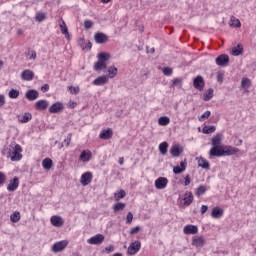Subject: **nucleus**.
Instances as JSON below:
<instances>
[{
    "label": "nucleus",
    "instance_id": "obj_1",
    "mask_svg": "<svg viewBox=\"0 0 256 256\" xmlns=\"http://www.w3.org/2000/svg\"><path fill=\"white\" fill-rule=\"evenodd\" d=\"M23 148L19 144H10L2 149L3 157L11 159V161H21L23 159Z\"/></svg>",
    "mask_w": 256,
    "mask_h": 256
},
{
    "label": "nucleus",
    "instance_id": "obj_2",
    "mask_svg": "<svg viewBox=\"0 0 256 256\" xmlns=\"http://www.w3.org/2000/svg\"><path fill=\"white\" fill-rule=\"evenodd\" d=\"M139 251H141V241L136 240L130 243L127 253L128 255H137Z\"/></svg>",
    "mask_w": 256,
    "mask_h": 256
},
{
    "label": "nucleus",
    "instance_id": "obj_3",
    "mask_svg": "<svg viewBox=\"0 0 256 256\" xmlns=\"http://www.w3.org/2000/svg\"><path fill=\"white\" fill-rule=\"evenodd\" d=\"M209 155L211 157H225V148L223 146H213L209 151Z\"/></svg>",
    "mask_w": 256,
    "mask_h": 256
},
{
    "label": "nucleus",
    "instance_id": "obj_4",
    "mask_svg": "<svg viewBox=\"0 0 256 256\" xmlns=\"http://www.w3.org/2000/svg\"><path fill=\"white\" fill-rule=\"evenodd\" d=\"M193 87L197 91H203L205 89V79H203V76L198 75L193 79Z\"/></svg>",
    "mask_w": 256,
    "mask_h": 256
},
{
    "label": "nucleus",
    "instance_id": "obj_5",
    "mask_svg": "<svg viewBox=\"0 0 256 256\" xmlns=\"http://www.w3.org/2000/svg\"><path fill=\"white\" fill-rule=\"evenodd\" d=\"M67 245H69V242H67L66 240L56 242L52 245V252L61 253V251H63L67 247Z\"/></svg>",
    "mask_w": 256,
    "mask_h": 256
},
{
    "label": "nucleus",
    "instance_id": "obj_6",
    "mask_svg": "<svg viewBox=\"0 0 256 256\" xmlns=\"http://www.w3.org/2000/svg\"><path fill=\"white\" fill-rule=\"evenodd\" d=\"M94 41L98 45H103V44L107 43V41H109V36H107V34H105L103 32H97L94 34Z\"/></svg>",
    "mask_w": 256,
    "mask_h": 256
},
{
    "label": "nucleus",
    "instance_id": "obj_7",
    "mask_svg": "<svg viewBox=\"0 0 256 256\" xmlns=\"http://www.w3.org/2000/svg\"><path fill=\"white\" fill-rule=\"evenodd\" d=\"M103 241H105V236L103 234H96L88 239L87 243H89V245H101Z\"/></svg>",
    "mask_w": 256,
    "mask_h": 256
},
{
    "label": "nucleus",
    "instance_id": "obj_8",
    "mask_svg": "<svg viewBox=\"0 0 256 256\" xmlns=\"http://www.w3.org/2000/svg\"><path fill=\"white\" fill-rule=\"evenodd\" d=\"M216 65L219 67H227L229 65V55L221 54L216 58Z\"/></svg>",
    "mask_w": 256,
    "mask_h": 256
},
{
    "label": "nucleus",
    "instance_id": "obj_9",
    "mask_svg": "<svg viewBox=\"0 0 256 256\" xmlns=\"http://www.w3.org/2000/svg\"><path fill=\"white\" fill-rule=\"evenodd\" d=\"M91 181H93V173L85 172L84 174H82L80 178V183L81 185H83V187H87V185H89Z\"/></svg>",
    "mask_w": 256,
    "mask_h": 256
},
{
    "label": "nucleus",
    "instance_id": "obj_10",
    "mask_svg": "<svg viewBox=\"0 0 256 256\" xmlns=\"http://www.w3.org/2000/svg\"><path fill=\"white\" fill-rule=\"evenodd\" d=\"M167 183H169V179L165 177H159L155 180L154 186L156 189H165L167 187Z\"/></svg>",
    "mask_w": 256,
    "mask_h": 256
},
{
    "label": "nucleus",
    "instance_id": "obj_11",
    "mask_svg": "<svg viewBox=\"0 0 256 256\" xmlns=\"http://www.w3.org/2000/svg\"><path fill=\"white\" fill-rule=\"evenodd\" d=\"M21 79L23 81H33L35 79V73L30 69H26L21 73Z\"/></svg>",
    "mask_w": 256,
    "mask_h": 256
},
{
    "label": "nucleus",
    "instance_id": "obj_12",
    "mask_svg": "<svg viewBox=\"0 0 256 256\" xmlns=\"http://www.w3.org/2000/svg\"><path fill=\"white\" fill-rule=\"evenodd\" d=\"M25 97L28 101H35L36 99H39V91L30 89L25 93Z\"/></svg>",
    "mask_w": 256,
    "mask_h": 256
},
{
    "label": "nucleus",
    "instance_id": "obj_13",
    "mask_svg": "<svg viewBox=\"0 0 256 256\" xmlns=\"http://www.w3.org/2000/svg\"><path fill=\"white\" fill-rule=\"evenodd\" d=\"M99 137L104 141H109L113 137V129L108 128L100 132Z\"/></svg>",
    "mask_w": 256,
    "mask_h": 256
},
{
    "label": "nucleus",
    "instance_id": "obj_14",
    "mask_svg": "<svg viewBox=\"0 0 256 256\" xmlns=\"http://www.w3.org/2000/svg\"><path fill=\"white\" fill-rule=\"evenodd\" d=\"M50 223L53 225V227H63L65 221H63L61 216L54 215L51 217Z\"/></svg>",
    "mask_w": 256,
    "mask_h": 256
},
{
    "label": "nucleus",
    "instance_id": "obj_15",
    "mask_svg": "<svg viewBox=\"0 0 256 256\" xmlns=\"http://www.w3.org/2000/svg\"><path fill=\"white\" fill-rule=\"evenodd\" d=\"M183 231L185 235H197L199 228L195 225H186Z\"/></svg>",
    "mask_w": 256,
    "mask_h": 256
},
{
    "label": "nucleus",
    "instance_id": "obj_16",
    "mask_svg": "<svg viewBox=\"0 0 256 256\" xmlns=\"http://www.w3.org/2000/svg\"><path fill=\"white\" fill-rule=\"evenodd\" d=\"M181 153H183V147H181L179 144L173 145L170 149V154L172 157H180Z\"/></svg>",
    "mask_w": 256,
    "mask_h": 256
},
{
    "label": "nucleus",
    "instance_id": "obj_17",
    "mask_svg": "<svg viewBox=\"0 0 256 256\" xmlns=\"http://www.w3.org/2000/svg\"><path fill=\"white\" fill-rule=\"evenodd\" d=\"M63 103L55 102L49 107V113H61L63 111Z\"/></svg>",
    "mask_w": 256,
    "mask_h": 256
},
{
    "label": "nucleus",
    "instance_id": "obj_18",
    "mask_svg": "<svg viewBox=\"0 0 256 256\" xmlns=\"http://www.w3.org/2000/svg\"><path fill=\"white\" fill-rule=\"evenodd\" d=\"M19 188V178L15 176L12 180H10L7 189L8 191H17Z\"/></svg>",
    "mask_w": 256,
    "mask_h": 256
},
{
    "label": "nucleus",
    "instance_id": "obj_19",
    "mask_svg": "<svg viewBox=\"0 0 256 256\" xmlns=\"http://www.w3.org/2000/svg\"><path fill=\"white\" fill-rule=\"evenodd\" d=\"M91 157H93V153H91L89 150H84L81 152L79 159L80 161H83V163H87L91 161Z\"/></svg>",
    "mask_w": 256,
    "mask_h": 256
},
{
    "label": "nucleus",
    "instance_id": "obj_20",
    "mask_svg": "<svg viewBox=\"0 0 256 256\" xmlns=\"http://www.w3.org/2000/svg\"><path fill=\"white\" fill-rule=\"evenodd\" d=\"M49 107V101L47 100H38L35 103V109L37 111H45V109H47Z\"/></svg>",
    "mask_w": 256,
    "mask_h": 256
},
{
    "label": "nucleus",
    "instance_id": "obj_21",
    "mask_svg": "<svg viewBox=\"0 0 256 256\" xmlns=\"http://www.w3.org/2000/svg\"><path fill=\"white\" fill-rule=\"evenodd\" d=\"M185 169H187V159H185L184 161H182L180 163V166H175L173 168V173L175 175H180V173H183V171H185Z\"/></svg>",
    "mask_w": 256,
    "mask_h": 256
},
{
    "label": "nucleus",
    "instance_id": "obj_22",
    "mask_svg": "<svg viewBox=\"0 0 256 256\" xmlns=\"http://www.w3.org/2000/svg\"><path fill=\"white\" fill-rule=\"evenodd\" d=\"M236 153H239V148H235L233 146L224 147V157L236 155Z\"/></svg>",
    "mask_w": 256,
    "mask_h": 256
},
{
    "label": "nucleus",
    "instance_id": "obj_23",
    "mask_svg": "<svg viewBox=\"0 0 256 256\" xmlns=\"http://www.w3.org/2000/svg\"><path fill=\"white\" fill-rule=\"evenodd\" d=\"M192 245L194 247H198V248L204 247L205 246V239L201 236L200 237H194L192 239Z\"/></svg>",
    "mask_w": 256,
    "mask_h": 256
},
{
    "label": "nucleus",
    "instance_id": "obj_24",
    "mask_svg": "<svg viewBox=\"0 0 256 256\" xmlns=\"http://www.w3.org/2000/svg\"><path fill=\"white\" fill-rule=\"evenodd\" d=\"M224 210L220 207H214L211 212V216L213 219H221V216L223 215Z\"/></svg>",
    "mask_w": 256,
    "mask_h": 256
},
{
    "label": "nucleus",
    "instance_id": "obj_25",
    "mask_svg": "<svg viewBox=\"0 0 256 256\" xmlns=\"http://www.w3.org/2000/svg\"><path fill=\"white\" fill-rule=\"evenodd\" d=\"M107 81H109V79L107 78V76H105V75L99 76V77H97V78L93 81V85H97V86L105 85V84L107 83Z\"/></svg>",
    "mask_w": 256,
    "mask_h": 256
},
{
    "label": "nucleus",
    "instance_id": "obj_26",
    "mask_svg": "<svg viewBox=\"0 0 256 256\" xmlns=\"http://www.w3.org/2000/svg\"><path fill=\"white\" fill-rule=\"evenodd\" d=\"M198 167H201L202 169H210L211 164H209V161H207V159L200 157L198 159Z\"/></svg>",
    "mask_w": 256,
    "mask_h": 256
},
{
    "label": "nucleus",
    "instance_id": "obj_27",
    "mask_svg": "<svg viewBox=\"0 0 256 256\" xmlns=\"http://www.w3.org/2000/svg\"><path fill=\"white\" fill-rule=\"evenodd\" d=\"M98 61H102V63H107L109 59H111V54L107 52H101L97 55Z\"/></svg>",
    "mask_w": 256,
    "mask_h": 256
},
{
    "label": "nucleus",
    "instance_id": "obj_28",
    "mask_svg": "<svg viewBox=\"0 0 256 256\" xmlns=\"http://www.w3.org/2000/svg\"><path fill=\"white\" fill-rule=\"evenodd\" d=\"M127 204L123 202H117L112 206L114 213H119V211H124Z\"/></svg>",
    "mask_w": 256,
    "mask_h": 256
},
{
    "label": "nucleus",
    "instance_id": "obj_29",
    "mask_svg": "<svg viewBox=\"0 0 256 256\" xmlns=\"http://www.w3.org/2000/svg\"><path fill=\"white\" fill-rule=\"evenodd\" d=\"M191 203H193V192H186L184 194V205H186V207H189Z\"/></svg>",
    "mask_w": 256,
    "mask_h": 256
},
{
    "label": "nucleus",
    "instance_id": "obj_30",
    "mask_svg": "<svg viewBox=\"0 0 256 256\" xmlns=\"http://www.w3.org/2000/svg\"><path fill=\"white\" fill-rule=\"evenodd\" d=\"M104 69H107V63L102 62L101 60H98L94 64V71H103Z\"/></svg>",
    "mask_w": 256,
    "mask_h": 256
},
{
    "label": "nucleus",
    "instance_id": "obj_31",
    "mask_svg": "<svg viewBox=\"0 0 256 256\" xmlns=\"http://www.w3.org/2000/svg\"><path fill=\"white\" fill-rule=\"evenodd\" d=\"M60 31L62 35H65L66 39H71V36L69 35V29L67 28L65 21H62V24H60Z\"/></svg>",
    "mask_w": 256,
    "mask_h": 256
},
{
    "label": "nucleus",
    "instance_id": "obj_32",
    "mask_svg": "<svg viewBox=\"0 0 256 256\" xmlns=\"http://www.w3.org/2000/svg\"><path fill=\"white\" fill-rule=\"evenodd\" d=\"M232 55L234 57H239V55H243V45L238 44L236 47L232 49Z\"/></svg>",
    "mask_w": 256,
    "mask_h": 256
},
{
    "label": "nucleus",
    "instance_id": "obj_33",
    "mask_svg": "<svg viewBox=\"0 0 256 256\" xmlns=\"http://www.w3.org/2000/svg\"><path fill=\"white\" fill-rule=\"evenodd\" d=\"M158 123L159 125H161L162 127H167V125H169L171 123V119L167 116H161L158 119Z\"/></svg>",
    "mask_w": 256,
    "mask_h": 256
},
{
    "label": "nucleus",
    "instance_id": "obj_34",
    "mask_svg": "<svg viewBox=\"0 0 256 256\" xmlns=\"http://www.w3.org/2000/svg\"><path fill=\"white\" fill-rule=\"evenodd\" d=\"M10 221L12 223H19V221H21V212H14L10 215Z\"/></svg>",
    "mask_w": 256,
    "mask_h": 256
},
{
    "label": "nucleus",
    "instance_id": "obj_35",
    "mask_svg": "<svg viewBox=\"0 0 256 256\" xmlns=\"http://www.w3.org/2000/svg\"><path fill=\"white\" fill-rule=\"evenodd\" d=\"M217 127L215 126H204L202 128V133H204V135H211V133H215Z\"/></svg>",
    "mask_w": 256,
    "mask_h": 256
},
{
    "label": "nucleus",
    "instance_id": "obj_36",
    "mask_svg": "<svg viewBox=\"0 0 256 256\" xmlns=\"http://www.w3.org/2000/svg\"><path fill=\"white\" fill-rule=\"evenodd\" d=\"M168 149H169V143H167V142L160 143L159 151H160L161 155H167Z\"/></svg>",
    "mask_w": 256,
    "mask_h": 256
},
{
    "label": "nucleus",
    "instance_id": "obj_37",
    "mask_svg": "<svg viewBox=\"0 0 256 256\" xmlns=\"http://www.w3.org/2000/svg\"><path fill=\"white\" fill-rule=\"evenodd\" d=\"M42 166L44 167V169H51V167H53V160H51V158H45L42 161Z\"/></svg>",
    "mask_w": 256,
    "mask_h": 256
},
{
    "label": "nucleus",
    "instance_id": "obj_38",
    "mask_svg": "<svg viewBox=\"0 0 256 256\" xmlns=\"http://www.w3.org/2000/svg\"><path fill=\"white\" fill-rule=\"evenodd\" d=\"M213 99V88H209L206 93L203 94V101H211Z\"/></svg>",
    "mask_w": 256,
    "mask_h": 256
},
{
    "label": "nucleus",
    "instance_id": "obj_39",
    "mask_svg": "<svg viewBox=\"0 0 256 256\" xmlns=\"http://www.w3.org/2000/svg\"><path fill=\"white\" fill-rule=\"evenodd\" d=\"M221 145V134H216L212 138V146L213 147H219Z\"/></svg>",
    "mask_w": 256,
    "mask_h": 256
},
{
    "label": "nucleus",
    "instance_id": "obj_40",
    "mask_svg": "<svg viewBox=\"0 0 256 256\" xmlns=\"http://www.w3.org/2000/svg\"><path fill=\"white\" fill-rule=\"evenodd\" d=\"M118 69L115 66H110L108 68V77L109 79H113L117 75Z\"/></svg>",
    "mask_w": 256,
    "mask_h": 256
},
{
    "label": "nucleus",
    "instance_id": "obj_41",
    "mask_svg": "<svg viewBox=\"0 0 256 256\" xmlns=\"http://www.w3.org/2000/svg\"><path fill=\"white\" fill-rule=\"evenodd\" d=\"M127 195V192H125V190L121 189L119 192L114 194V197L116 199V201H119L120 199H125Z\"/></svg>",
    "mask_w": 256,
    "mask_h": 256
},
{
    "label": "nucleus",
    "instance_id": "obj_42",
    "mask_svg": "<svg viewBox=\"0 0 256 256\" xmlns=\"http://www.w3.org/2000/svg\"><path fill=\"white\" fill-rule=\"evenodd\" d=\"M205 193H207V187L204 185H201L196 189L197 197H201V195H205Z\"/></svg>",
    "mask_w": 256,
    "mask_h": 256
},
{
    "label": "nucleus",
    "instance_id": "obj_43",
    "mask_svg": "<svg viewBox=\"0 0 256 256\" xmlns=\"http://www.w3.org/2000/svg\"><path fill=\"white\" fill-rule=\"evenodd\" d=\"M47 19V15L43 12L36 13L35 20L38 21V23H42V21H45Z\"/></svg>",
    "mask_w": 256,
    "mask_h": 256
},
{
    "label": "nucleus",
    "instance_id": "obj_44",
    "mask_svg": "<svg viewBox=\"0 0 256 256\" xmlns=\"http://www.w3.org/2000/svg\"><path fill=\"white\" fill-rule=\"evenodd\" d=\"M30 119H33V115L31 113H24V115L21 117L20 122L21 123H29Z\"/></svg>",
    "mask_w": 256,
    "mask_h": 256
},
{
    "label": "nucleus",
    "instance_id": "obj_45",
    "mask_svg": "<svg viewBox=\"0 0 256 256\" xmlns=\"http://www.w3.org/2000/svg\"><path fill=\"white\" fill-rule=\"evenodd\" d=\"M241 86L243 89H248V87H251V80L249 78H242Z\"/></svg>",
    "mask_w": 256,
    "mask_h": 256
},
{
    "label": "nucleus",
    "instance_id": "obj_46",
    "mask_svg": "<svg viewBox=\"0 0 256 256\" xmlns=\"http://www.w3.org/2000/svg\"><path fill=\"white\" fill-rule=\"evenodd\" d=\"M10 99H17L19 97V90L11 89L8 93Z\"/></svg>",
    "mask_w": 256,
    "mask_h": 256
},
{
    "label": "nucleus",
    "instance_id": "obj_47",
    "mask_svg": "<svg viewBox=\"0 0 256 256\" xmlns=\"http://www.w3.org/2000/svg\"><path fill=\"white\" fill-rule=\"evenodd\" d=\"M78 45L79 47H81L82 51H85V49H87V41L85 40V38H79Z\"/></svg>",
    "mask_w": 256,
    "mask_h": 256
},
{
    "label": "nucleus",
    "instance_id": "obj_48",
    "mask_svg": "<svg viewBox=\"0 0 256 256\" xmlns=\"http://www.w3.org/2000/svg\"><path fill=\"white\" fill-rule=\"evenodd\" d=\"M231 27H241V21L236 19L234 16L231 17Z\"/></svg>",
    "mask_w": 256,
    "mask_h": 256
},
{
    "label": "nucleus",
    "instance_id": "obj_49",
    "mask_svg": "<svg viewBox=\"0 0 256 256\" xmlns=\"http://www.w3.org/2000/svg\"><path fill=\"white\" fill-rule=\"evenodd\" d=\"M208 117H211V111H206L204 112L200 117H199V121H205V119H207Z\"/></svg>",
    "mask_w": 256,
    "mask_h": 256
},
{
    "label": "nucleus",
    "instance_id": "obj_50",
    "mask_svg": "<svg viewBox=\"0 0 256 256\" xmlns=\"http://www.w3.org/2000/svg\"><path fill=\"white\" fill-rule=\"evenodd\" d=\"M163 73L164 75H166L167 77L173 75V69L169 68V67H165L163 68Z\"/></svg>",
    "mask_w": 256,
    "mask_h": 256
},
{
    "label": "nucleus",
    "instance_id": "obj_51",
    "mask_svg": "<svg viewBox=\"0 0 256 256\" xmlns=\"http://www.w3.org/2000/svg\"><path fill=\"white\" fill-rule=\"evenodd\" d=\"M68 89L72 95H77L79 93V87L69 86Z\"/></svg>",
    "mask_w": 256,
    "mask_h": 256
},
{
    "label": "nucleus",
    "instance_id": "obj_52",
    "mask_svg": "<svg viewBox=\"0 0 256 256\" xmlns=\"http://www.w3.org/2000/svg\"><path fill=\"white\" fill-rule=\"evenodd\" d=\"M126 223L128 225H131V223H133V213L132 212H128V214L126 216Z\"/></svg>",
    "mask_w": 256,
    "mask_h": 256
},
{
    "label": "nucleus",
    "instance_id": "obj_53",
    "mask_svg": "<svg viewBox=\"0 0 256 256\" xmlns=\"http://www.w3.org/2000/svg\"><path fill=\"white\" fill-rule=\"evenodd\" d=\"M139 231H141V227L136 226L130 229V235H137V233H139Z\"/></svg>",
    "mask_w": 256,
    "mask_h": 256
},
{
    "label": "nucleus",
    "instance_id": "obj_54",
    "mask_svg": "<svg viewBox=\"0 0 256 256\" xmlns=\"http://www.w3.org/2000/svg\"><path fill=\"white\" fill-rule=\"evenodd\" d=\"M93 27V22L91 20H85L84 21V28L85 29H91Z\"/></svg>",
    "mask_w": 256,
    "mask_h": 256
},
{
    "label": "nucleus",
    "instance_id": "obj_55",
    "mask_svg": "<svg viewBox=\"0 0 256 256\" xmlns=\"http://www.w3.org/2000/svg\"><path fill=\"white\" fill-rule=\"evenodd\" d=\"M28 55H30L29 59H37V52L35 50H29Z\"/></svg>",
    "mask_w": 256,
    "mask_h": 256
},
{
    "label": "nucleus",
    "instance_id": "obj_56",
    "mask_svg": "<svg viewBox=\"0 0 256 256\" xmlns=\"http://www.w3.org/2000/svg\"><path fill=\"white\" fill-rule=\"evenodd\" d=\"M7 180V176L3 172H0V185H3Z\"/></svg>",
    "mask_w": 256,
    "mask_h": 256
},
{
    "label": "nucleus",
    "instance_id": "obj_57",
    "mask_svg": "<svg viewBox=\"0 0 256 256\" xmlns=\"http://www.w3.org/2000/svg\"><path fill=\"white\" fill-rule=\"evenodd\" d=\"M73 134H68L67 138L64 139V143H66V147H69V145H71V137Z\"/></svg>",
    "mask_w": 256,
    "mask_h": 256
},
{
    "label": "nucleus",
    "instance_id": "obj_58",
    "mask_svg": "<svg viewBox=\"0 0 256 256\" xmlns=\"http://www.w3.org/2000/svg\"><path fill=\"white\" fill-rule=\"evenodd\" d=\"M184 185H185V187H187L188 185H191V176L190 175H186Z\"/></svg>",
    "mask_w": 256,
    "mask_h": 256
},
{
    "label": "nucleus",
    "instance_id": "obj_59",
    "mask_svg": "<svg viewBox=\"0 0 256 256\" xmlns=\"http://www.w3.org/2000/svg\"><path fill=\"white\" fill-rule=\"evenodd\" d=\"M181 83H182V81L180 78H174L172 80V85H174V86L181 85Z\"/></svg>",
    "mask_w": 256,
    "mask_h": 256
},
{
    "label": "nucleus",
    "instance_id": "obj_60",
    "mask_svg": "<svg viewBox=\"0 0 256 256\" xmlns=\"http://www.w3.org/2000/svg\"><path fill=\"white\" fill-rule=\"evenodd\" d=\"M113 251H115V248L113 247V245H110L108 247L105 248V252L106 253H113Z\"/></svg>",
    "mask_w": 256,
    "mask_h": 256
},
{
    "label": "nucleus",
    "instance_id": "obj_61",
    "mask_svg": "<svg viewBox=\"0 0 256 256\" xmlns=\"http://www.w3.org/2000/svg\"><path fill=\"white\" fill-rule=\"evenodd\" d=\"M41 91L43 93H47V91H49V84H44L42 87H41Z\"/></svg>",
    "mask_w": 256,
    "mask_h": 256
},
{
    "label": "nucleus",
    "instance_id": "obj_62",
    "mask_svg": "<svg viewBox=\"0 0 256 256\" xmlns=\"http://www.w3.org/2000/svg\"><path fill=\"white\" fill-rule=\"evenodd\" d=\"M209 209V207L207 205H202L201 207V213L202 215H205V213H207V210Z\"/></svg>",
    "mask_w": 256,
    "mask_h": 256
},
{
    "label": "nucleus",
    "instance_id": "obj_63",
    "mask_svg": "<svg viewBox=\"0 0 256 256\" xmlns=\"http://www.w3.org/2000/svg\"><path fill=\"white\" fill-rule=\"evenodd\" d=\"M217 81H218V83H223V73L217 74Z\"/></svg>",
    "mask_w": 256,
    "mask_h": 256
},
{
    "label": "nucleus",
    "instance_id": "obj_64",
    "mask_svg": "<svg viewBox=\"0 0 256 256\" xmlns=\"http://www.w3.org/2000/svg\"><path fill=\"white\" fill-rule=\"evenodd\" d=\"M5 105V96L0 94V107H3Z\"/></svg>",
    "mask_w": 256,
    "mask_h": 256
}]
</instances>
